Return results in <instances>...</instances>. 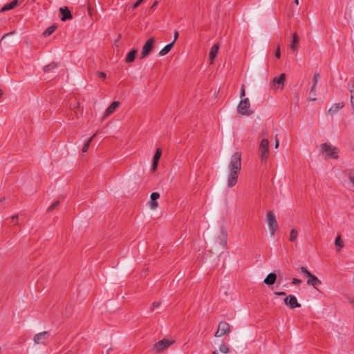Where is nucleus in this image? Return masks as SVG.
I'll return each mask as SVG.
<instances>
[{"instance_id":"1","label":"nucleus","mask_w":354,"mask_h":354,"mask_svg":"<svg viewBox=\"0 0 354 354\" xmlns=\"http://www.w3.org/2000/svg\"><path fill=\"white\" fill-rule=\"evenodd\" d=\"M230 174L227 178V186L231 188L237 183L238 176L241 169V153H234L229 164Z\"/></svg>"},{"instance_id":"2","label":"nucleus","mask_w":354,"mask_h":354,"mask_svg":"<svg viewBox=\"0 0 354 354\" xmlns=\"http://www.w3.org/2000/svg\"><path fill=\"white\" fill-rule=\"evenodd\" d=\"M259 157L261 158V161L266 162L268 158L269 153V141L266 138H263L261 140L259 147Z\"/></svg>"},{"instance_id":"3","label":"nucleus","mask_w":354,"mask_h":354,"mask_svg":"<svg viewBox=\"0 0 354 354\" xmlns=\"http://www.w3.org/2000/svg\"><path fill=\"white\" fill-rule=\"evenodd\" d=\"M321 149L322 152L325 153L326 158H338L337 149L336 147H332L331 145L327 143H323L321 145Z\"/></svg>"},{"instance_id":"4","label":"nucleus","mask_w":354,"mask_h":354,"mask_svg":"<svg viewBox=\"0 0 354 354\" xmlns=\"http://www.w3.org/2000/svg\"><path fill=\"white\" fill-rule=\"evenodd\" d=\"M155 42L156 39L154 37H151L147 40L142 47L140 59H144L150 54L154 48Z\"/></svg>"},{"instance_id":"5","label":"nucleus","mask_w":354,"mask_h":354,"mask_svg":"<svg viewBox=\"0 0 354 354\" xmlns=\"http://www.w3.org/2000/svg\"><path fill=\"white\" fill-rule=\"evenodd\" d=\"M250 104L248 98L241 100L237 106V111L243 115H250L253 111L250 109Z\"/></svg>"},{"instance_id":"6","label":"nucleus","mask_w":354,"mask_h":354,"mask_svg":"<svg viewBox=\"0 0 354 354\" xmlns=\"http://www.w3.org/2000/svg\"><path fill=\"white\" fill-rule=\"evenodd\" d=\"M266 222L269 226L271 235L274 236L277 228V221L272 212L269 211L267 212Z\"/></svg>"},{"instance_id":"7","label":"nucleus","mask_w":354,"mask_h":354,"mask_svg":"<svg viewBox=\"0 0 354 354\" xmlns=\"http://www.w3.org/2000/svg\"><path fill=\"white\" fill-rule=\"evenodd\" d=\"M230 331L231 327L230 324L225 321H222L218 323V328L215 333L214 336L216 337H220L228 334Z\"/></svg>"},{"instance_id":"8","label":"nucleus","mask_w":354,"mask_h":354,"mask_svg":"<svg viewBox=\"0 0 354 354\" xmlns=\"http://www.w3.org/2000/svg\"><path fill=\"white\" fill-rule=\"evenodd\" d=\"M50 337V332L43 331L35 335L33 341L35 344H46L47 339Z\"/></svg>"},{"instance_id":"9","label":"nucleus","mask_w":354,"mask_h":354,"mask_svg":"<svg viewBox=\"0 0 354 354\" xmlns=\"http://www.w3.org/2000/svg\"><path fill=\"white\" fill-rule=\"evenodd\" d=\"M174 341L162 339L154 344L153 348L157 353H160L167 348L169 346L174 344Z\"/></svg>"},{"instance_id":"10","label":"nucleus","mask_w":354,"mask_h":354,"mask_svg":"<svg viewBox=\"0 0 354 354\" xmlns=\"http://www.w3.org/2000/svg\"><path fill=\"white\" fill-rule=\"evenodd\" d=\"M286 80V74L281 73L279 77H274L270 83L271 88L283 89Z\"/></svg>"},{"instance_id":"11","label":"nucleus","mask_w":354,"mask_h":354,"mask_svg":"<svg viewBox=\"0 0 354 354\" xmlns=\"http://www.w3.org/2000/svg\"><path fill=\"white\" fill-rule=\"evenodd\" d=\"M227 242V234L226 232H225L223 230H222L221 234L217 238L215 243L218 244V246L221 248V253L223 252V250L226 248Z\"/></svg>"},{"instance_id":"12","label":"nucleus","mask_w":354,"mask_h":354,"mask_svg":"<svg viewBox=\"0 0 354 354\" xmlns=\"http://www.w3.org/2000/svg\"><path fill=\"white\" fill-rule=\"evenodd\" d=\"M283 301L285 304L288 306L290 309L301 307V304L298 303L296 297L292 295H289L287 296Z\"/></svg>"},{"instance_id":"13","label":"nucleus","mask_w":354,"mask_h":354,"mask_svg":"<svg viewBox=\"0 0 354 354\" xmlns=\"http://www.w3.org/2000/svg\"><path fill=\"white\" fill-rule=\"evenodd\" d=\"M59 12L61 14V20L62 21H66L67 20L72 19L73 15L71 12L67 7L60 8Z\"/></svg>"},{"instance_id":"14","label":"nucleus","mask_w":354,"mask_h":354,"mask_svg":"<svg viewBox=\"0 0 354 354\" xmlns=\"http://www.w3.org/2000/svg\"><path fill=\"white\" fill-rule=\"evenodd\" d=\"M162 154V149L160 148H158L156 151V153L153 158L151 170L152 171H155L157 169L159 160Z\"/></svg>"},{"instance_id":"15","label":"nucleus","mask_w":354,"mask_h":354,"mask_svg":"<svg viewBox=\"0 0 354 354\" xmlns=\"http://www.w3.org/2000/svg\"><path fill=\"white\" fill-rule=\"evenodd\" d=\"M120 102L118 101H113L109 107L106 109L103 118H106L111 114H112L115 109L119 106Z\"/></svg>"},{"instance_id":"16","label":"nucleus","mask_w":354,"mask_h":354,"mask_svg":"<svg viewBox=\"0 0 354 354\" xmlns=\"http://www.w3.org/2000/svg\"><path fill=\"white\" fill-rule=\"evenodd\" d=\"M299 44V37L297 32H295L292 34V39L291 41L290 48L292 51H296L298 49Z\"/></svg>"},{"instance_id":"17","label":"nucleus","mask_w":354,"mask_h":354,"mask_svg":"<svg viewBox=\"0 0 354 354\" xmlns=\"http://www.w3.org/2000/svg\"><path fill=\"white\" fill-rule=\"evenodd\" d=\"M160 198V194L158 192H153L150 196L149 206L151 209H156L158 203L156 201Z\"/></svg>"},{"instance_id":"18","label":"nucleus","mask_w":354,"mask_h":354,"mask_svg":"<svg viewBox=\"0 0 354 354\" xmlns=\"http://www.w3.org/2000/svg\"><path fill=\"white\" fill-rule=\"evenodd\" d=\"M308 277L307 284L313 286L315 288L317 289V286L322 284V281L312 273Z\"/></svg>"},{"instance_id":"19","label":"nucleus","mask_w":354,"mask_h":354,"mask_svg":"<svg viewBox=\"0 0 354 354\" xmlns=\"http://www.w3.org/2000/svg\"><path fill=\"white\" fill-rule=\"evenodd\" d=\"M277 280V274L274 272H271L267 275L265 278L263 283H265L268 286L273 285Z\"/></svg>"},{"instance_id":"20","label":"nucleus","mask_w":354,"mask_h":354,"mask_svg":"<svg viewBox=\"0 0 354 354\" xmlns=\"http://www.w3.org/2000/svg\"><path fill=\"white\" fill-rule=\"evenodd\" d=\"M219 50V44H215L210 49V52L209 54V58L212 63H213L218 52Z\"/></svg>"},{"instance_id":"21","label":"nucleus","mask_w":354,"mask_h":354,"mask_svg":"<svg viewBox=\"0 0 354 354\" xmlns=\"http://www.w3.org/2000/svg\"><path fill=\"white\" fill-rule=\"evenodd\" d=\"M20 2L19 0H13L10 3L6 4L1 9V12H6L7 10H10L14 9L18 5H19Z\"/></svg>"},{"instance_id":"22","label":"nucleus","mask_w":354,"mask_h":354,"mask_svg":"<svg viewBox=\"0 0 354 354\" xmlns=\"http://www.w3.org/2000/svg\"><path fill=\"white\" fill-rule=\"evenodd\" d=\"M137 53H138L137 49H133L131 51H129L125 58L126 62L130 63V62H133L136 59Z\"/></svg>"},{"instance_id":"23","label":"nucleus","mask_w":354,"mask_h":354,"mask_svg":"<svg viewBox=\"0 0 354 354\" xmlns=\"http://www.w3.org/2000/svg\"><path fill=\"white\" fill-rule=\"evenodd\" d=\"M344 106V102H339L333 104L331 107L328 109V113L331 115L337 112L340 109Z\"/></svg>"},{"instance_id":"24","label":"nucleus","mask_w":354,"mask_h":354,"mask_svg":"<svg viewBox=\"0 0 354 354\" xmlns=\"http://www.w3.org/2000/svg\"><path fill=\"white\" fill-rule=\"evenodd\" d=\"M58 66V63L56 62H53L49 64H47L44 66L43 70L45 73L53 72L55 69H56Z\"/></svg>"},{"instance_id":"25","label":"nucleus","mask_w":354,"mask_h":354,"mask_svg":"<svg viewBox=\"0 0 354 354\" xmlns=\"http://www.w3.org/2000/svg\"><path fill=\"white\" fill-rule=\"evenodd\" d=\"M174 42H171L168 44H167L160 52L159 55L160 56H164L167 55L171 49V48L174 46Z\"/></svg>"},{"instance_id":"26","label":"nucleus","mask_w":354,"mask_h":354,"mask_svg":"<svg viewBox=\"0 0 354 354\" xmlns=\"http://www.w3.org/2000/svg\"><path fill=\"white\" fill-rule=\"evenodd\" d=\"M57 27L55 26H51L48 28H47L45 31L43 32L44 37H48L51 34L54 32V31L56 30Z\"/></svg>"},{"instance_id":"27","label":"nucleus","mask_w":354,"mask_h":354,"mask_svg":"<svg viewBox=\"0 0 354 354\" xmlns=\"http://www.w3.org/2000/svg\"><path fill=\"white\" fill-rule=\"evenodd\" d=\"M335 244L336 246H338L339 248L337 249V251H340L341 248L344 247V242L339 235H338L335 240Z\"/></svg>"},{"instance_id":"28","label":"nucleus","mask_w":354,"mask_h":354,"mask_svg":"<svg viewBox=\"0 0 354 354\" xmlns=\"http://www.w3.org/2000/svg\"><path fill=\"white\" fill-rule=\"evenodd\" d=\"M94 136H95V135H93V136H91V137L90 138H88V139L86 140V142L84 143V146H83V147H82V152H83V153H86V152L88 151V147H89V146H90V144H91V141H92V140H93V137H94Z\"/></svg>"},{"instance_id":"29","label":"nucleus","mask_w":354,"mask_h":354,"mask_svg":"<svg viewBox=\"0 0 354 354\" xmlns=\"http://www.w3.org/2000/svg\"><path fill=\"white\" fill-rule=\"evenodd\" d=\"M298 232L295 229H292L289 240L292 242H295L297 239Z\"/></svg>"},{"instance_id":"30","label":"nucleus","mask_w":354,"mask_h":354,"mask_svg":"<svg viewBox=\"0 0 354 354\" xmlns=\"http://www.w3.org/2000/svg\"><path fill=\"white\" fill-rule=\"evenodd\" d=\"M219 351L223 353L227 354L230 352L228 346L225 344H222L219 346Z\"/></svg>"},{"instance_id":"31","label":"nucleus","mask_w":354,"mask_h":354,"mask_svg":"<svg viewBox=\"0 0 354 354\" xmlns=\"http://www.w3.org/2000/svg\"><path fill=\"white\" fill-rule=\"evenodd\" d=\"M320 80V75L319 73H315L313 77V84H317L318 82Z\"/></svg>"},{"instance_id":"32","label":"nucleus","mask_w":354,"mask_h":354,"mask_svg":"<svg viewBox=\"0 0 354 354\" xmlns=\"http://www.w3.org/2000/svg\"><path fill=\"white\" fill-rule=\"evenodd\" d=\"M59 201H55L54 203H53L48 208V212H51L53 211V209H55L57 206L59 205Z\"/></svg>"},{"instance_id":"33","label":"nucleus","mask_w":354,"mask_h":354,"mask_svg":"<svg viewBox=\"0 0 354 354\" xmlns=\"http://www.w3.org/2000/svg\"><path fill=\"white\" fill-rule=\"evenodd\" d=\"M299 270L301 273L305 274L307 277L311 274V272L308 271L305 267H300Z\"/></svg>"},{"instance_id":"34","label":"nucleus","mask_w":354,"mask_h":354,"mask_svg":"<svg viewBox=\"0 0 354 354\" xmlns=\"http://www.w3.org/2000/svg\"><path fill=\"white\" fill-rule=\"evenodd\" d=\"M348 178L350 180V181L353 183V185H354V169H353L348 172Z\"/></svg>"},{"instance_id":"35","label":"nucleus","mask_w":354,"mask_h":354,"mask_svg":"<svg viewBox=\"0 0 354 354\" xmlns=\"http://www.w3.org/2000/svg\"><path fill=\"white\" fill-rule=\"evenodd\" d=\"M350 92L351 93V106H352V108L354 111V89L353 90H350Z\"/></svg>"},{"instance_id":"36","label":"nucleus","mask_w":354,"mask_h":354,"mask_svg":"<svg viewBox=\"0 0 354 354\" xmlns=\"http://www.w3.org/2000/svg\"><path fill=\"white\" fill-rule=\"evenodd\" d=\"M160 306V301H153L152 303V306L151 307V311H153L154 310V309L157 307H159Z\"/></svg>"},{"instance_id":"37","label":"nucleus","mask_w":354,"mask_h":354,"mask_svg":"<svg viewBox=\"0 0 354 354\" xmlns=\"http://www.w3.org/2000/svg\"><path fill=\"white\" fill-rule=\"evenodd\" d=\"M301 282H302V281L301 279H297V278H293L292 280L291 283L293 284V285H299Z\"/></svg>"},{"instance_id":"38","label":"nucleus","mask_w":354,"mask_h":354,"mask_svg":"<svg viewBox=\"0 0 354 354\" xmlns=\"http://www.w3.org/2000/svg\"><path fill=\"white\" fill-rule=\"evenodd\" d=\"M144 0H138L133 6H132V9L134 10L136 9V8H138L142 2H143Z\"/></svg>"},{"instance_id":"39","label":"nucleus","mask_w":354,"mask_h":354,"mask_svg":"<svg viewBox=\"0 0 354 354\" xmlns=\"http://www.w3.org/2000/svg\"><path fill=\"white\" fill-rule=\"evenodd\" d=\"M97 75L101 79H105L106 77V74L104 72L98 71L97 72Z\"/></svg>"},{"instance_id":"40","label":"nucleus","mask_w":354,"mask_h":354,"mask_svg":"<svg viewBox=\"0 0 354 354\" xmlns=\"http://www.w3.org/2000/svg\"><path fill=\"white\" fill-rule=\"evenodd\" d=\"M275 57L277 58H278V59H279L280 57H281V51H280V46H278V47H277V50L275 51Z\"/></svg>"},{"instance_id":"41","label":"nucleus","mask_w":354,"mask_h":354,"mask_svg":"<svg viewBox=\"0 0 354 354\" xmlns=\"http://www.w3.org/2000/svg\"><path fill=\"white\" fill-rule=\"evenodd\" d=\"M18 218H19V216H18V215H17V214H15V215H14V216H12L11 217V220H12V222H15L16 224H17V222H18Z\"/></svg>"},{"instance_id":"42","label":"nucleus","mask_w":354,"mask_h":354,"mask_svg":"<svg viewBox=\"0 0 354 354\" xmlns=\"http://www.w3.org/2000/svg\"><path fill=\"white\" fill-rule=\"evenodd\" d=\"M178 35H178V32L177 30H175L174 34V40H173V41H172V42H174V43L176 42V40L178 39Z\"/></svg>"},{"instance_id":"43","label":"nucleus","mask_w":354,"mask_h":354,"mask_svg":"<svg viewBox=\"0 0 354 354\" xmlns=\"http://www.w3.org/2000/svg\"><path fill=\"white\" fill-rule=\"evenodd\" d=\"M316 86H317V85H316V84H313L312 87H311V89H310V93H314V95H315Z\"/></svg>"},{"instance_id":"44","label":"nucleus","mask_w":354,"mask_h":354,"mask_svg":"<svg viewBox=\"0 0 354 354\" xmlns=\"http://www.w3.org/2000/svg\"><path fill=\"white\" fill-rule=\"evenodd\" d=\"M245 88H244V86H243L241 89L240 97H243L245 96Z\"/></svg>"},{"instance_id":"45","label":"nucleus","mask_w":354,"mask_h":354,"mask_svg":"<svg viewBox=\"0 0 354 354\" xmlns=\"http://www.w3.org/2000/svg\"><path fill=\"white\" fill-rule=\"evenodd\" d=\"M274 294L275 295H277V296H284V295H286V292H275Z\"/></svg>"},{"instance_id":"46","label":"nucleus","mask_w":354,"mask_h":354,"mask_svg":"<svg viewBox=\"0 0 354 354\" xmlns=\"http://www.w3.org/2000/svg\"><path fill=\"white\" fill-rule=\"evenodd\" d=\"M158 3V1H155L151 6V9H154Z\"/></svg>"},{"instance_id":"47","label":"nucleus","mask_w":354,"mask_h":354,"mask_svg":"<svg viewBox=\"0 0 354 354\" xmlns=\"http://www.w3.org/2000/svg\"><path fill=\"white\" fill-rule=\"evenodd\" d=\"M279 141L278 139H276L275 140V143H274V148L277 149L279 147Z\"/></svg>"},{"instance_id":"48","label":"nucleus","mask_w":354,"mask_h":354,"mask_svg":"<svg viewBox=\"0 0 354 354\" xmlns=\"http://www.w3.org/2000/svg\"><path fill=\"white\" fill-rule=\"evenodd\" d=\"M349 302H350V304H353V307H354V298L350 299Z\"/></svg>"},{"instance_id":"49","label":"nucleus","mask_w":354,"mask_h":354,"mask_svg":"<svg viewBox=\"0 0 354 354\" xmlns=\"http://www.w3.org/2000/svg\"><path fill=\"white\" fill-rule=\"evenodd\" d=\"M316 100V98L315 97V95H312V97L309 99V101H315Z\"/></svg>"},{"instance_id":"50","label":"nucleus","mask_w":354,"mask_h":354,"mask_svg":"<svg viewBox=\"0 0 354 354\" xmlns=\"http://www.w3.org/2000/svg\"><path fill=\"white\" fill-rule=\"evenodd\" d=\"M6 201V198L5 197H2L1 199H0V202L1 203H4Z\"/></svg>"},{"instance_id":"51","label":"nucleus","mask_w":354,"mask_h":354,"mask_svg":"<svg viewBox=\"0 0 354 354\" xmlns=\"http://www.w3.org/2000/svg\"><path fill=\"white\" fill-rule=\"evenodd\" d=\"M294 3H295L296 5H299V0H294Z\"/></svg>"},{"instance_id":"52","label":"nucleus","mask_w":354,"mask_h":354,"mask_svg":"<svg viewBox=\"0 0 354 354\" xmlns=\"http://www.w3.org/2000/svg\"><path fill=\"white\" fill-rule=\"evenodd\" d=\"M2 95H3V91H2V90L0 89V97H1Z\"/></svg>"},{"instance_id":"53","label":"nucleus","mask_w":354,"mask_h":354,"mask_svg":"<svg viewBox=\"0 0 354 354\" xmlns=\"http://www.w3.org/2000/svg\"><path fill=\"white\" fill-rule=\"evenodd\" d=\"M212 354H216V351H213Z\"/></svg>"},{"instance_id":"54","label":"nucleus","mask_w":354,"mask_h":354,"mask_svg":"<svg viewBox=\"0 0 354 354\" xmlns=\"http://www.w3.org/2000/svg\"><path fill=\"white\" fill-rule=\"evenodd\" d=\"M32 1H35V0H32Z\"/></svg>"}]
</instances>
